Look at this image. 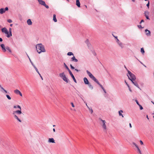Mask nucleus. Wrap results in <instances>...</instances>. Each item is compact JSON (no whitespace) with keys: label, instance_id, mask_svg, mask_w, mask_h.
Wrapping results in <instances>:
<instances>
[{"label":"nucleus","instance_id":"12","mask_svg":"<svg viewBox=\"0 0 154 154\" xmlns=\"http://www.w3.org/2000/svg\"><path fill=\"white\" fill-rule=\"evenodd\" d=\"M83 80L85 84L88 85L89 83L88 79L86 77H84V78Z\"/></svg>","mask_w":154,"mask_h":154},{"label":"nucleus","instance_id":"59","mask_svg":"<svg viewBox=\"0 0 154 154\" xmlns=\"http://www.w3.org/2000/svg\"><path fill=\"white\" fill-rule=\"evenodd\" d=\"M37 72L38 73V74L39 75H40V74L39 73V71H38Z\"/></svg>","mask_w":154,"mask_h":154},{"label":"nucleus","instance_id":"34","mask_svg":"<svg viewBox=\"0 0 154 154\" xmlns=\"http://www.w3.org/2000/svg\"><path fill=\"white\" fill-rule=\"evenodd\" d=\"M88 108L89 109V110H90V112H91V113H92L93 112V110L91 108H90L88 106Z\"/></svg>","mask_w":154,"mask_h":154},{"label":"nucleus","instance_id":"35","mask_svg":"<svg viewBox=\"0 0 154 154\" xmlns=\"http://www.w3.org/2000/svg\"><path fill=\"white\" fill-rule=\"evenodd\" d=\"M6 97L9 100L11 99V98L9 95L7 94L6 95Z\"/></svg>","mask_w":154,"mask_h":154},{"label":"nucleus","instance_id":"42","mask_svg":"<svg viewBox=\"0 0 154 154\" xmlns=\"http://www.w3.org/2000/svg\"><path fill=\"white\" fill-rule=\"evenodd\" d=\"M135 102H136L137 104L138 105H140V104H139V102H138V100H135Z\"/></svg>","mask_w":154,"mask_h":154},{"label":"nucleus","instance_id":"26","mask_svg":"<svg viewBox=\"0 0 154 154\" xmlns=\"http://www.w3.org/2000/svg\"><path fill=\"white\" fill-rule=\"evenodd\" d=\"M53 20L54 21V22H57V20L56 18V15L55 14H54L53 15Z\"/></svg>","mask_w":154,"mask_h":154},{"label":"nucleus","instance_id":"14","mask_svg":"<svg viewBox=\"0 0 154 154\" xmlns=\"http://www.w3.org/2000/svg\"><path fill=\"white\" fill-rule=\"evenodd\" d=\"M1 46L2 48V49L4 52H5L6 51V47L4 44H2L1 45Z\"/></svg>","mask_w":154,"mask_h":154},{"label":"nucleus","instance_id":"60","mask_svg":"<svg viewBox=\"0 0 154 154\" xmlns=\"http://www.w3.org/2000/svg\"><path fill=\"white\" fill-rule=\"evenodd\" d=\"M129 88V90L131 92H132V91L131 90V89L130 88V87H129V88Z\"/></svg>","mask_w":154,"mask_h":154},{"label":"nucleus","instance_id":"52","mask_svg":"<svg viewBox=\"0 0 154 154\" xmlns=\"http://www.w3.org/2000/svg\"><path fill=\"white\" fill-rule=\"evenodd\" d=\"M144 21L143 20H141V21L140 23H141L142 22H144Z\"/></svg>","mask_w":154,"mask_h":154},{"label":"nucleus","instance_id":"36","mask_svg":"<svg viewBox=\"0 0 154 154\" xmlns=\"http://www.w3.org/2000/svg\"><path fill=\"white\" fill-rule=\"evenodd\" d=\"M137 151H138V152L140 153V154H142L141 152L140 149L139 148L137 147Z\"/></svg>","mask_w":154,"mask_h":154},{"label":"nucleus","instance_id":"23","mask_svg":"<svg viewBox=\"0 0 154 154\" xmlns=\"http://www.w3.org/2000/svg\"><path fill=\"white\" fill-rule=\"evenodd\" d=\"M72 60L75 62H77L78 61V60L75 58V57L74 56H73L71 58Z\"/></svg>","mask_w":154,"mask_h":154},{"label":"nucleus","instance_id":"1","mask_svg":"<svg viewBox=\"0 0 154 154\" xmlns=\"http://www.w3.org/2000/svg\"><path fill=\"white\" fill-rule=\"evenodd\" d=\"M36 48L37 52L40 54L42 52H45L44 46L42 44H37L36 45Z\"/></svg>","mask_w":154,"mask_h":154},{"label":"nucleus","instance_id":"32","mask_svg":"<svg viewBox=\"0 0 154 154\" xmlns=\"http://www.w3.org/2000/svg\"><path fill=\"white\" fill-rule=\"evenodd\" d=\"M67 55L68 56H71L72 55H73V53L72 52H68L67 53Z\"/></svg>","mask_w":154,"mask_h":154},{"label":"nucleus","instance_id":"15","mask_svg":"<svg viewBox=\"0 0 154 154\" xmlns=\"http://www.w3.org/2000/svg\"><path fill=\"white\" fill-rule=\"evenodd\" d=\"M0 88H1V91L3 93H7V91L5 90L2 87L1 85H0Z\"/></svg>","mask_w":154,"mask_h":154},{"label":"nucleus","instance_id":"53","mask_svg":"<svg viewBox=\"0 0 154 154\" xmlns=\"http://www.w3.org/2000/svg\"><path fill=\"white\" fill-rule=\"evenodd\" d=\"M2 41H3L2 39V38H0V42H2Z\"/></svg>","mask_w":154,"mask_h":154},{"label":"nucleus","instance_id":"8","mask_svg":"<svg viewBox=\"0 0 154 154\" xmlns=\"http://www.w3.org/2000/svg\"><path fill=\"white\" fill-rule=\"evenodd\" d=\"M14 92L16 94H19L20 95V96L21 97L22 96V93L19 90L17 89H16L14 91Z\"/></svg>","mask_w":154,"mask_h":154},{"label":"nucleus","instance_id":"5","mask_svg":"<svg viewBox=\"0 0 154 154\" xmlns=\"http://www.w3.org/2000/svg\"><path fill=\"white\" fill-rule=\"evenodd\" d=\"M39 3L44 6L46 8L48 9L49 8V7L48 5H47L45 1L42 0H40L38 2Z\"/></svg>","mask_w":154,"mask_h":154},{"label":"nucleus","instance_id":"48","mask_svg":"<svg viewBox=\"0 0 154 154\" xmlns=\"http://www.w3.org/2000/svg\"><path fill=\"white\" fill-rule=\"evenodd\" d=\"M29 60H30V62H31V64H32V66H33V65H34V64H33V63L32 62V61H31V60H30V59H29Z\"/></svg>","mask_w":154,"mask_h":154},{"label":"nucleus","instance_id":"38","mask_svg":"<svg viewBox=\"0 0 154 154\" xmlns=\"http://www.w3.org/2000/svg\"><path fill=\"white\" fill-rule=\"evenodd\" d=\"M33 66L34 67V68L35 69L36 71L37 72L38 70V69L36 67V66H35L34 65H33Z\"/></svg>","mask_w":154,"mask_h":154},{"label":"nucleus","instance_id":"25","mask_svg":"<svg viewBox=\"0 0 154 154\" xmlns=\"http://www.w3.org/2000/svg\"><path fill=\"white\" fill-rule=\"evenodd\" d=\"M14 108H19L21 110V107L19 105H16V106H13Z\"/></svg>","mask_w":154,"mask_h":154},{"label":"nucleus","instance_id":"22","mask_svg":"<svg viewBox=\"0 0 154 154\" xmlns=\"http://www.w3.org/2000/svg\"><path fill=\"white\" fill-rule=\"evenodd\" d=\"M5 10L4 8H2L0 9V13L1 14H3L5 12Z\"/></svg>","mask_w":154,"mask_h":154},{"label":"nucleus","instance_id":"49","mask_svg":"<svg viewBox=\"0 0 154 154\" xmlns=\"http://www.w3.org/2000/svg\"><path fill=\"white\" fill-rule=\"evenodd\" d=\"M140 143L141 145H143V143L142 140H140Z\"/></svg>","mask_w":154,"mask_h":154},{"label":"nucleus","instance_id":"62","mask_svg":"<svg viewBox=\"0 0 154 154\" xmlns=\"http://www.w3.org/2000/svg\"><path fill=\"white\" fill-rule=\"evenodd\" d=\"M71 68V69H75V68L73 66H72V67Z\"/></svg>","mask_w":154,"mask_h":154},{"label":"nucleus","instance_id":"16","mask_svg":"<svg viewBox=\"0 0 154 154\" xmlns=\"http://www.w3.org/2000/svg\"><path fill=\"white\" fill-rule=\"evenodd\" d=\"M132 82L137 87L139 88L140 89V88H139V86L137 82H136V81L134 82V81H132Z\"/></svg>","mask_w":154,"mask_h":154},{"label":"nucleus","instance_id":"55","mask_svg":"<svg viewBox=\"0 0 154 154\" xmlns=\"http://www.w3.org/2000/svg\"><path fill=\"white\" fill-rule=\"evenodd\" d=\"M129 126H130V128H132V126H131V123H129Z\"/></svg>","mask_w":154,"mask_h":154},{"label":"nucleus","instance_id":"31","mask_svg":"<svg viewBox=\"0 0 154 154\" xmlns=\"http://www.w3.org/2000/svg\"><path fill=\"white\" fill-rule=\"evenodd\" d=\"M145 14L146 18L148 20H149V18L148 16V13L147 14L145 12Z\"/></svg>","mask_w":154,"mask_h":154},{"label":"nucleus","instance_id":"21","mask_svg":"<svg viewBox=\"0 0 154 154\" xmlns=\"http://www.w3.org/2000/svg\"><path fill=\"white\" fill-rule=\"evenodd\" d=\"M76 4L78 7H80V4L79 0H76Z\"/></svg>","mask_w":154,"mask_h":154},{"label":"nucleus","instance_id":"30","mask_svg":"<svg viewBox=\"0 0 154 154\" xmlns=\"http://www.w3.org/2000/svg\"><path fill=\"white\" fill-rule=\"evenodd\" d=\"M118 43L119 44V46L121 47L122 48H123V46L122 43V42H119Z\"/></svg>","mask_w":154,"mask_h":154},{"label":"nucleus","instance_id":"56","mask_svg":"<svg viewBox=\"0 0 154 154\" xmlns=\"http://www.w3.org/2000/svg\"><path fill=\"white\" fill-rule=\"evenodd\" d=\"M138 27L139 28H140V27H141V25H138Z\"/></svg>","mask_w":154,"mask_h":154},{"label":"nucleus","instance_id":"27","mask_svg":"<svg viewBox=\"0 0 154 154\" xmlns=\"http://www.w3.org/2000/svg\"><path fill=\"white\" fill-rule=\"evenodd\" d=\"M95 82H96L98 84L100 85V86L101 87V88L102 89L104 88L103 87L102 85L101 84H100V83L97 80Z\"/></svg>","mask_w":154,"mask_h":154},{"label":"nucleus","instance_id":"20","mask_svg":"<svg viewBox=\"0 0 154 154\" xmlns=\"http://www.w3.org/2000/svg\"><path fill=\"white\" fill-rule=\"evenodd\" d=\"M27 24L29 25H31L32 23V22L31 21V20L30 19H29L27 20Z\"/></svg>","mask_w":154,"mask_h":154},{"label":"nucleus","instance_id":"29","mask_svg":"<svg viewBox=\"0 0 154 154\" xmlns=\"http://www.w3.org/2000/svg\"><path fill=\"white\" fill-rule=\"evenodd\" d=\"M88 86L91 89H93V87L92 85L90 83H89L88 84Z\"/></svg>","mask_w":154,"mask_h":154},{"label":"nucleus","instance_id":"3","mask_svg":"<svg viewBox=\"0 0 154 154\" xmlns=\"http://www.w3.org/2000/svg\"><path fill=\"white\" fill-rule=\"evenodd\" d=\"M128 72L129 75H127L129 79L130 80L131 82L133 81H134L136 78L135 75L133 74H132L130 71L127 70Z\"/></svg>","mask_w":154,"mask_h":154},{"label":"nucleus","instance_id":"57","mask_svg":"<svg viewBox=\"0 0 154 154\" xmlns=\"http://www.w3.org/2000/svg\"><path fill=\"white\" fill-rule=\"evenodd\" d=\"M137 58V59L138 60H139V62L140 63H141V64H142V65H143V63L142 62H141V61H139V60H138L137 58Z\"/></svg>","mask_w":154,"mask_h":154},{"label":"nucleus","instance_id":"63","mask_svg":"<svg viewBox=\"0 0 154 154\" xmlns=\"http://www.w3.org/2000/svg\"><path fill=\"white\" fill-rule=\"evenodd\" d=\"M53 131L54 132H55V130L54 128L53 129Z\"/></svg>","mask_w":154,"mask_h":154},{"label":"nucleus","instance_id":"45","mask_svg":"<svg viewBox=\"0 0 154 154\" xmlns=\"http://www.w3.org/2000/svg\"><path fill=\"white\" fill-rule=\"evenodd\" d=\"M149 1H148V3L146 4V6L147 7H148V8H149Z\"/></svg>","mask_w":154,"mask_h":154},{"label":"nucleus","instance_id":"11","mask_svg":"<svg viewBox=\"0 0 154 154\" xmlns=\"http://www.w3.org/2000/svg\"><path fill=\"white\" fill-rule=\"evenodd\" d=\"M89 77L93 79L95 82H96L97 80L93 76L91 73V74L89 76Z\"/></svg>","mask_w":154,"mask_h":154},{"label":"nucleus","instance_id":"40","mask_svg":"<svg viewBox=\"0 0 154 154\" xmlns=\"http://www.w3.org/2000/svg\"><path fill=\"white\" fill-rule=\"evenodd\" d=\"M140 107V110H142L143 109V107L140 105H140H138Z\"/></svg>","mask_w":154,"mask_h":154},{"label":"nucleus","instance_id":"54","mask_svg":"<svg viewBox=\"0 0 154 154\" xmlns=\"http://www.w3.org/2000/svg\"><path fill=\"white\" fill-rule=\"evenodd\" d=\"M125 82L126 83V84L128 86V88H129V85L128 84V83L125 81Z\"/></svg>","mask_w":154,"mask_h":154},{"label":"nucleus","instance_id":"37","mask_svg":"<svg viewBox=\"0 0 154 154\" xmlns=\"http://www.w3.org/2000/svg\"><path fill=\"white\" fill-rule=\"evenodd\" d=\"M86 72L88 76H89V75H90L91 74V73L88 70L86 71Z\"/></svg>","mask_w":154,"mask_h":154},{"label":"nucleus","instance_id":"2","mask_svg":"<svg viewBox=\"0 0 154 154\" xmlns=\"http://www.w3.org/2000/svg\"><path fill=\"white\" fill-rule=\"evenodd\" d=\"M99 120H100L101 122H100V124L102 126V128L103 129V131L104 132H106V122L105 120H103L101 118H99Z\"/></svg>","mask_w":154,"mask_h":154},{"label":"nucleus","instance_id":"19","mask_svg":"<svg viewBox=\"0 0 154 154\" xmlns=\"http://www.w3.org/2000/svg\"><path fill=\"white\" fill-rule=\"evenodd\" d=\"M145 31L146 32V35L148 36H150V31L148 30L147 29L145 30Z\"/></svg>","mask_w":154,"mask_h":154},{"label":"nucleus","instance_id":"51","mask_svg":"<svg viewBox=\"0 0 154 154\" xmlns=\"http://www.w3.org/2000/svg\"><path fill=\"white\" fill-rule=\"evenodd\" d=\"M75 70L76 71H77V72H79V71H80V70H78V69H75Z\"/></svg>","mask_w":154,"mask_h":154},{"label":"nucleus","instance_id":"9","mask_svg":"<svg viewBox=\"0 0 154 154\" xmlns=\"http://www.w3.org/2000/svg\"><path fill=\"white\" fill-rule=\"evenodd\" d=\"M2 32H4L5 34H7V35L9 33L8 30L6 28L4 27L2 29Z\"/></svg>","mask_w":154,"mask_h":154},{"label":"nucleus","instance_id":"64","mask_svg":"<svg viewBox=\"0 0 154 154\" xmlns=\"http://www.w3.org/2000/svg\"><path fill=\"white\" fill-rule=\"evenodd\" d=\"M40 76V77H41V79L43 80V78L42 77V76L41 75H39Z\"/></svg>","mask_w":154,"mask_h":154},{"label":"nucleus","instance_id":"50","mask_svg":"<svg viewBox=\"0 0 154 154\" xmlns=\"http://www.w3.org/2000/svg\"><path fill=\"white\" fill-rule=\"evenodd\" d=\"M103 90L104 92L105 93H106V91L105 90V89L104 88L103 89Z\"/></svg>","mask_w":154,"mask_h":154},{"label":"nucleus","instance_id":"61","mask_svg":"<svg viewBox=\"0 0 154 154\" xmlns=\"http://www.w3.org/2000/svg\"><path fill=\"white\" fill-rule=\"evenodd\" d=\"M116 39H117V43H118L119 42H120V41H119V40L118 38H117Z\"/></svg>","mask_w":154,"mask_h":154},{"label":"nucleus","instance_id":"47","mask_svg":"<svg viewBox=\"0 0 154 154\" xmlns=\"http://www.w3.org/2000/svg\"><path fill=\"white\" fill-rule=\"evenodd\" d=\"M5 11H8V7H6L5 9Z\"/></svg>","mask_w":154,"mask_h":154},{"label":"nucleus","instance_id":"13","mask_svg":"<svg viewBox=\"0 0 154 154\" xmlns=\"http://www.w3.org/2000/svg\"><path fill=\"white\" fill-rule=\"evenodd\" d=\"M9 34H8V35H7V37L8 38H9L10 36H11L12 35V33H11V28H10L9 30Z\"/></svg>","mask_w":154,"mask_h":154},{"label":"nucleus","instance_id":"44","mask_svg":"<svg viewBox=\"0 0 154 154\" xmlns=\"http://www.w3.org/2000/svg\"><path fill=\"white\" fill-rule=\"evenodd\" d=\"M68 71V72H69V73H71L72 72H71V71H70V69H69V68H67L66 69Z\"/></svg>","mask_w":154,"mask_h":154},{"label":"nucleus","instance_id":"4","mask_svg":"<svg viewBox=\"0 0 154 154\" xmlns=\"http://www.w3.org/2000/svg\"><path fill=\"white\" fill-rule=\"evenodd\" d=\"M59 76L66 83H68L69 79L66 77V75L64 72L60 73L59 74Z\"/></svg>","mask_w":154,"mask_h":154},{"label":"nucleus","instance_id":"18","mask_svg":"<svg viewBox=\"0 0 154 154\" xmlns=\"http://www.w3.org/2000/svg\"><path fill=\"white\" fill-rule=\"evenodd\" d=\"M48 142L49 143H55V141L53 138H50L48 139Z\"/></svg>","mask_w":154,"mask_h":154},{"label":"nucleus","instance_id":"58","mask_svg":"<svg viewBox=\"0 0 154 154\" xmlns=\"http://www.w3.org/2000/svg\"><path fill=\"white\" fill-rule=\"evenodd\" d=\"M37 72L38 73V74L39 75H40V74L39 73V71H38Z\"/></svg>","mask_w":154,"mask_h":154},{"label":"nucleus","instance_id":"10","mask_svg":"<svg viewBox=\"0 0 154 154\" xmlns=\"http://www.w3.org/2000/svg\"><path fill=\"white\" fill-rule=\"evenodd\" d=\"M89 77L93 79L95 82H96L97 80L93 76L91 73V74L89 76Z\"/></svg>","mask_w":154,"mask_h":154},{"label":"nucleus","instance_id":"28","mask_svg":"<svg viewBox=\"0 0 154 154\" xmlns=\"http://www.w3.org/2000/svg\"><path fill=\"white\" fill-rule=\"evenodd\" d=\"M6 49L7 50H8L10 53L11 52V50L10 49L9 47L8 46H6Z\"/></svg>","mask_w":154,"mask_h":154},{"label":"nucleus","instance_id":"17","mask_svg":"<svg viewBox=\"0 0 154 154\" xmlns=\"http://www.w3.org/2000/svg\"><path fill=\"white\" fill-rule=\"evenodd\" d=\"M70 75L71 76V77H72V78L73 79V80L74 82L76 83H77V82H76V81L74 76L73 75V74H72V72H71V73H69Z\"/></svg>","mask_w":154,"mask_h":154},{"label":"nucleus","instance_id":"43","mask_svg":"<svg viewBox=\"0 0 154 154\" xmlns=\"http://www.w3.org/2000/svg\"><path fill=\"white\" fill-rule=\"evenodd\" d=\"M64 66L65 67H66V68L67 69V68H68V67L65 64V63H64Z\"/></svg>","mask_w":154,"mask_h":154},{"label":"nucleus","instance_id":"24","mask_svg":"<svg viewBox=\"0 0 154 154\" xmlns=\"http://www.w3.org/2000/svg\"><path fill=\"white\" fill-rule=\"evenodd\" d=\"M123 112V111L122 110H120L119 111V115L120 116H122V117H124L123 115L122 114V113Z\"/></svg>","mask_w":154,"mask_h":154},{"label":"nucleus","instance_id":"46","mask_svg":"<svg viewBox=\"0 0 154 154\" xmlns=\"http://www.w3.org/2000/svg\"><path fill=\"white\" fill-rule=\"evenodd\" d=\"M71 105H72V107H75V106H74V104H73V103L71 102Z\"/></svg>","mask_w":154,"mask_h":154},{"label":"nucleus","instance_id":"39","mask_svg":"<svg viewBox=\"0 0 154 154\" xmlns=\"http://www.w3.org/2000/svg\"><path fill=\"white\" fill-rule=\"evenodd\" d=\"M133 144L137 148V147H139L138 146L134 143H133Z\"/></svg>","mask_w":154,"mask_h":154},{"label":"nucleus","instance_id":"41","mask_svg":"<svg viewBox=\"0 0 154 154\" xmlns=\"http://www.w3.org/2000/svg\"><path fill=\"white\" fill-rule=\"evenodd\" d=\"M7 21L9 23H11L12 22V21L11 19L8 20Z\"/></svg>","mask_w":154,"mask_h":154},{"label":"nucleus","instance_id":"33","mask_svg":"<svg viewBox=\"0 0 154 154\" xmlns=\"http://www.w3.org/2000/svg\"><path fill=\"white\" fill-rule=\"evenodd\" d=\"M141 52L142 54H144L145 51L144 49L143 48H141Z\"/></svg>","mask_w":154,"mask_h":154},{"label":"nucleus","instance_id":"6","mask_svg":"<svg viewBox=\"0 0 154 154\" xmlns=\"http://www.w3.org/2000/svg\"><path fill=\"white\" fill-rule=\"evenodd\" d=\"M14 119H16L20 123H21L22 122V120L21 119L22 118L19 117L16 115H14Z\"/></svg>","mask_w":154,"mask_h":154},{"label":"nucleus","instance_id":"7","mask_svg":"<svg viewBox=\"0 0 154 154\" xmlns=\"http://www.w3.org/2000/svg\"><path fill=\"white\" fill-rule=\"evenodd\" d=\"M15 113H16L18 115L21 114L22 113L21 110L20 109L19 110H17L15 111H14L13 112V115H15Z\"/></svg>","mask_w":154,"mask_h":154}]
</instances>
